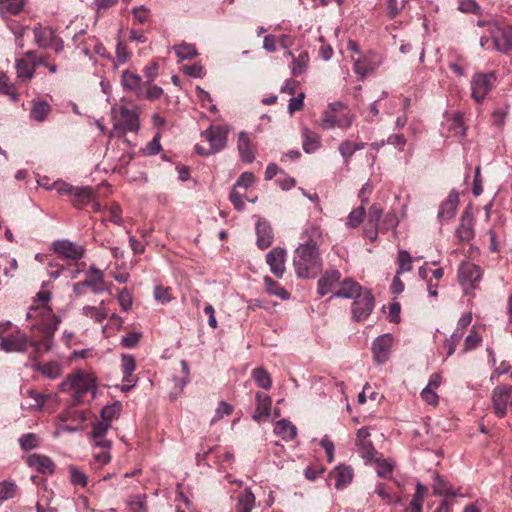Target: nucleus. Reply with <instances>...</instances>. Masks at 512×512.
Wrapping results in <instances>:
<instances>
[{"label":"nucleus","mask_w":512,"mask_h":512,"mask_svg":"<svg viewBox=\"0 0 512 512\" xmlns=\"http://www.w3.org/2000/svg\"><path fill=\"white\" fill-rule=\"evenodd\" d=\"M26 317L31 321V329L38 339L30 340L21 333L10 334L1 338L0 349L11 353L25 352L28 347H31L35 356L49 352L53 347L54 333L61 322L60 317L47 306L29 308Z\"/></svg>","instance_id":"obj_1"},{"label":"nucleus","mask_w":512,"mask_h":512,"mask_svg":"<svg viewBox=\"0 0 512 512\" xmlns=\"http://www.w3.org/2000/svg\"><path fill=\"white\" fill-rule=\"evenodd\" d=\"M302 242L295 249L293 266L299 278H314L322 269L319 246L323 242V231L314 223H308L301 233Z\"/></svg>","instance_id":"obj_2"},{"label":"nucleus","mask_w":512,"mask_h":512,"mask_svg":"<svg viewBox=\"0 0 512 512\" xmlns=\"http://www.w3.org/2000/svg\"><path fill=\"white\" fill-rule=\"evenodd\" d=\"M63 392L73 391V398L77 403H83L88 393L94 398L97 386L96 379L91 373L77 371L67 376L60 385Z\"/></svg>","instance_id":"obj_3"},{"label":"nucleus","mask_w":512,"mask_h":512,"mask_svg":"<svg viewBox=\"0 0 512 512\" xmlns=\"http://www.w3.org/2000/svg\"><path fill=\"white\" fill-rule=\"evenodd\" d=\"M47 190H56L59 195L72 196V204L76 208H82L92 200V188L73 186L65 181H55L52 187H46Z\"/></svg>","instance_id":"obj_4"},{"label":"nucleus","mask_w":512,"mask_h":512,"mask_svg":"<svg viewBox=\"0 0 512 512\" xmlns=\"http://www.w3.org/2000/svg\"><path fill=\"white\" fill-rule=\"evenodd\" d=\"M496 81V75L493 72L475 73L470 81L471 97L481 103L491 91Z\"/></svg>","instance_id":"obj_5"},{"label":"nucleus","mask_w":512,"mask_h":512,"mask_svg":"<svg viewBox=\"0 0 512 512\" xmlns=\"http://www.w3.org/2000/svg\"><path fill=\"white\" fill-rule=\"evenodd\" d=\"M229 130L227 125H210L201 136L208 141L212 152L218 153L227 145Z\"/></svg>","instance_id":"obj_6"},{"label":"nucleus","mask_w":512,"mask_h":512,"mask_svg":"<svg viewBox=\"0 0 512 512\" xmlns=\"http://www.w3.org/2000/svg\"><path fill=\"white\" fill-rule=\"evenodd\" d=\"M375 306V299L371 291L365 289L354 299L352 304L353 319L357 322L364 321L369 317Z\"/></svg>","instance_id":"obj_7"},{"label":"nucleus","mask_w":512,"mask_h":512,"mask_svg":"<svg viewBox=\"0 0 512 512\" xmlns=\"http://www.w3.org/2000/svg\"><path fill=\"white\" fill-rule=\"evenodd\" d=\"M52 249L60 257L71 261H78L85 255L84 246L68 239L54 241L52 243Z\"/></svg>","instance_id":"obj_8"},{"label":"nucleus","mask_w":512,"mask_h":512,"mask_svg":"<svg viewBox=\"0 0 512 512\" xmlns=\"http://www.w3.org/2000/svg\"><path fill=\"white\" fill-rule=\"evenodd\" d=\"M489 32L493 48L501 53L512 50V26L491 25Z\"/></svg>","instance_id":"obj_9"},{"label":"nucleus","mask_w":512,"mask_h":512,"mask_svg":"<svg viewBox=\"0 0 512 512\" xmlns=\"http://www.w3.org/2000/svg\"><path fill=\"white\" fill-rule=\"evenodd\" d=\"M383 63V57L374 51H369L361 58L354 61V72L360 78L366 77L368 74L377 70Z\"/></svg>","instance_id":"obj_10"},{"label":"nucleus","mask_w":512,"mask_h":512,"mask_svg":"<svg viewBox=\"0 0 512 512\" xmlns=\"http://www.w3.org/2000/svg\"><path fill=\"white\" fill-rule=\"evenodd\" d=\"M114 128L116 130H121L123 133L138 130L139 120L136 111L125 106H121L115 114Z\"/></svg>","instance_id":"obj_11"},{"label":"nucleus","mask_w":512,"mask_h":512,"mask_svg":"<svg viewBox=\"0 0 512 512\" xmlns=\"http://www.w3.org/2000/svg\"><path fill=\"white\" fill-rule=\"evenodd\" d=\"M393 343V337L390 333L378 336L372 343V353L375 362L384 364L388 361Z\"/></svg>","instance_id":"obj_12"},{"label":"nucleus","mask_w":512,"mask_h":512,"mask_svg":"<svg viewBox=\"0 0 512 512\" xmlns=\"http://www.w3.org/2000/svg\"><path fill=\"white\" fill-rule=\"evenodd\" d=\"M482 277L481 269L471 263V262H463L458 270V280L459 283L466 290L467 288H474L475 284L480 281Z\"/></svg>","instance_id":"obj_13"},{"label":"nucleus","mask_w":512,"mask_h":512,"mask_svg":"<svg viewBox=\"0 0 512 512\" xmlns=\"http://www.w3.org/2000/svg\"><path fill=\"white\" fill-rule=\"evenodd\" d=\"M512 393V386L499 385L492 391V403L495 413L502 418L507 413V405Z\"/></svg>","instance_id":"obj_14"},{"label":"nucleus","mask_w":512,"mask_h":512,"mask_svg":"<svg viewBox=\"0 0 512 512\" xmlns=\"http://www.w3.org/2000/svg\"><path fill=\"white\" fill-rule=\"evenodd\" d=\"M472 321V314L466 313L464 314L457 322V326L455 331L451 334V336L445 340L444 346L447 348V358L454 354L456 347L460 340L462 339L466 328L470 325Z\"/></svg>","instance_id":"obj_15"},{"label":"nucleus","mask_w":512,"mask_h":512,"mask_svg":"<svg viewBox=\"0 0 512 512\" xmlns=\"http://www.w3.org/2000/svg\"><path fill=\"white\" fill-rule=\"evenodd\" d=\"M286 251L281 247L273 248L266 254V263L271 273L281 279L286 271Z\"/></svg>","instance_id":"obj_16"},{"label":"nucleus","mask_w":512,"mask_h":512,"mask_svg":"<svg viewBox=\"0 0 512 512\" xmlns=\"http://www.w3.org/2000/svg\"><path fill=\"white\" fill-rule=\"evenodd\" d=\"M459 205V194L452 190L447 198L441 202L437 218L441 224H444L454 218Z\"/></svg>","instance_id":"obj_17"},{"label":"nucleus","mask_w":512,"mask_h":512,"mask_svg":"<svg viewBox=\"0 0 512 512\" xmlns=\"http://www.w3.org/2000/svg\"><path fill=\"white\" fill-rule=\"evenodd\" d=\"M83 283L94 294H101L106 290L104 273L95 265H91L86 271V278L83 280Z\"/></svg>","instance_id":"obj_18"},{"label":"nucleus","mask_w":512,"mask_h":512,"mask_svg":"<svg viewBox=\"0 0 512 512\" xmlns=\"http://www.w3.org/2000/svg\"><path fill=\"white\" fill-rule=\"evenodd\" d=\"M456 236L461 242H469L474 238V219L470 211L465 210L462 213Z\"/></svg>","instance_id":"obj_19"},{"label":"nucleus","mask_w":512,"mask_h":512,"mask_svg":"<svg viewBox=\"0 0 512 512\" xmlns=\"http://www.w3.org/2000/svg\"><path fill=\"white\" fill-rule=\"evenodd\" d=\"M142 83V78L138 74L129 70L122 72L121 85L123 89L126 91H132L139 99L144 97V89L142 87Z\"/></svg>","instance_id":"obj_20"},{"label":"nucleus","mask_w":512,"mask_h":512,"mask_svg":"<svg viewBox=\"0 0 512 512\" xmlns=\"http://www.w3.org/2000/svg\"><path fill=\"white\" fill-rule=\"evenodd\" d=\"M26 463L42 474H53L55 470L53 461L46 455L31 454L27 457Z\"/></svg>","instance_id":"obj_21"},{"label":"nucleus","mask_w":512,"mask_h":512,"mask_svg":"<svg viewBox=\"0 0 512 512\" xmlns=\"http://www.w3.org/2000/svg\"><path fill=\"white\" fill-rule=\"evenodd\" d=\"M257 246L264 250L273 242V231L270 223L265 219H258L256 222Z\"/></svg>","instance_id":"obj_22"},{"label":"nucleus","mask_w":512,"mask_h":512,"mask_svg":"<svg viewBox=\"0 0 512 512\" xmlns=\"http://www.w3.org/2000/svg\"><path fill=\"white\" fill-rule=\"evenodd\" d=\"M255 398L257 405L253 414V420L261 422L271 413L272 399L269 395L261 392H257Z\"/></svg>","instance_id":"obj_23"},{"label":"nucleus","mask_w":512,"mask_h":512,"mask_svg":"<svg viewBox=\"0 0 512 512\" xmlns=\"http://www.w3.org/2000/svg\"><path fill=\"white\" fill-rule=\"evenodd\" d=\"M365 288L351 279H345L340 289L333 293L331 298L356 299Z\"/></svg>","instance_id":"obj_24"},{"label":"nucleus","mask_w":512,"mask_h":512,"mask_svg":"<svg viewBox=\"0 0 512 512\" xmlns=\"http://www.w3.org/2000/svg\"><path fill=\"white\" fill-rule=\"evenodd\" d=\"M51 113L50 104L40 98L31 101L30 118L38 123L44 122Z\"/></svg>","instance_id":"obj_25"},{"label":"nucleus","mask_w":512,"mask_h":512,"mask_svg":"<svg viewBox=\"0 0 512 512\" xmlns=\"http://www.w3.org/2000/svg\"><path fill=\"white\" fill-rule=\"evenodd\" d=\"M341 274L338 270L327 271L319 280L317 293L323 297L331 292L332 288L340 281Z\"/></svg>","instance_id":"obj_26"},{"label":"nucleus","mask_w":512,"mask_h":512,"mask_svg":"<svg viewBox=\"0 0 512 512\" xmlns=\"http://www.w3.org/2000/svg\"><path fill=\"white\" fill-rule=\"evenodd\" d=\"M331 476L335 479V488L341 490L351 483L353 479V469L350 466L340 464L334 468Z\"/></svg>","instance_id":"obj_27"},{"label":"nucleus","mask_w":512,"mask_h":512,"mask_svg":"<svg viewBox=\"0 0 512 512\" xmlns=\"http://www.w3.org/2000/svg\"><path fill=\"white\" fill-rule=\"evenodd\" d=\"M286 55L292 59L291 74L294 77H298L307 71L310 62L307 51H301L297 56H294L291 51H287Z\"/></svg>","instance_id":"obj_28"},{"label":"nucleus","mask_w":512,"mask_h":512,"mask_svg":"<svg viewBox=\"0 0 512 512\" xmlns=\"http://www.w3.org/2000/svg\"><path fill=\"white\" fill-rule=\"evenodd\" d=\"M35 43L40 48L50 47L54 37L56 36L54 30L48 26L37 25L33 28Z\"/></svg>","instance_id":"obj_29"},{"label":"nucleus","mask_w":512,"mask_h":512,"mask_svg":"<svg viewBox=\"0 0 512 512\" xmlns=\"http://www.w3.org/2000/svg\"><path fill=\"white\" fill-rule=\"evenodd\" d=\"M237 148L243 162L252 163L254 161L255 155L252 150V143L246 132L239 133Z\"/></svg>","instance_id":"obj_30"},{"label":"nucleus","mask_w":512,"mask_h":512,"mask_svg":"<svg viewBox=\"0 0 512 512\" xmlns=\"http://www.w3.org/2000/svg\"><path fill=\"white\" fill-rule=\"evenodd\" d=\"M274 432L284 441H291L297 435V428L287 419H281L275 423Z\"/></svg>","instance_id":"obj_31"},{"label":"nucleus","mask_w":512,"mask_h":512,"mask_svg":"<svg viewBox=\"0 0 512 512\" xmlns=\"http://www.w3.org/2000/svg\"><path fill=\"white\" fill-rule=\"evenodd\" d=\"M255 495L250 488L239 494L235 507L236 512H251L255 508Z\"/></svg>","instance_id":"obj_32"},{"label":"nucleus","mask_w":512,"mask_h":512,"mask_svg":"<svg viewBox=\"0 0 512 512\" xmlns=\"http://www.w3.org/2000/svg\"><path fill=\"white\" fill-rule=\"evenodd\" d=\"M302 136H303V150L308 153H314L316 150L319 149L321 146V139L320 136L314 132H312L308 128H304L302 130Z\"/></svg>","instance_id":"obj_33"},{"label":"nucleus","mask_w":512,"mask_h":512,"mask_svg":"<svg viewBox=\"0 0 512 512\" xmlns=\"http://www.w3.org/2000/svg\"><path fill=\"white\" fill-rule=\"evenodd\" d=\"M121 369L123 374V382H131L132 378H137L136 376H134V371L136 369V361L133 355L122 354Z\"/></svg>","instance_id":"obj_34"},{"label":"nucleus","mask_w":512,"mask_h":512,"mask_svg":"<svg viewBox=\"0 0 512 512\" xmlns=\"http://www.w3.org/2000/svg\"><path fill=\"white\" fill-rule=\"evenodd\" d=\"M263 280L267 293L282 300H288L290 298V293L271 277L265 276Z\"/></svg>","instance_id":"obj_35"},{"label":"nucleus","mask_w":512,"mask_h":512,"mask_svg":"<svg viewBox=\"0 0 512 512\" xmlns=\"http://www.w3.org/2000/svg\"><path fill=\"white\" fill-rule=\"evenodd\" d=\"M173 50L180 61L193 59L198 55L195 45L190 43H181L173 46Z\"/></svg>","instance_id":"obj_36"},{"label":"nucleus","mask_w":512,"mask_h":512,"mask_svg":"<svg viewBox=\"0 0 512 512\" xmlns=\"http://www.w3.org/2000/svg\"><path fill=\"white\" fill-rule=\"evenodd\" d=\"M433 490L440 496H456L452 487L439 474L433 476Z\"/></svg>","instance_id":"obj_37"},{"label":"nucleus","mask_w":512,"mask_h":512,"mask_svg":"<svg viewBox=\"0 0 512 512\" xmlns=\"http://www.w3.org/2000/svg\"><path fill=\"white\" fill-rule=\"evenodd\" d=\"M252 378L256 385L262 389L268 390L271 388L272 380L269 373L262 367H257L252 371Z\"/></svg>","instance_id":"obj_38"},{"label":"nucleus","mask_w":512,"mask_h":512,"mask_svg":"<svg viewBox=\"0 0 512 512\" xmlns=\"http://www.w3.org/2000/svg\"><path fill=\"white\" fill-rule=\"evenodd\" d=\"M16 71L19 78L29 80L33 77L35 69L27 59H18L16 61Z\"/></svg>","instance_id":"obj_39"},{"label":"nucleus","mask_w":512,"mask_h":512,"mask_svg":"<svg viewBox=\"0 0 512 512\" xmlns=\"http://www.w3.org/2000/svg\"><path fill=\"white\" fill-rule=\"evenodd\" d=\"M121 409H122V405L118 401L113 404L104 406L101 409V413H100L101 420L111 424V422L119 416Z\"/></svg>","instance_id":"obj_40"},{"label":"nucleus","mask_w":512,"mask_h":512,"mask_svg":"<svg viewBox=\"0 0 512 512\" xmlns=\"http://www.w3.org/2000/svg\"><path fill=\"white\" fill-rule=\"evenodd\" d=\"M82 313L95 323H101L108 316L105 308H96L95 306L89 305L83 307Z\"/></svg>","instance_id":"obj_41"},{"label":"nucleus","mask_w":512,"mask_h":512,"mask_svg":"<svg viewBox=\"0 0 512 512\" xmlns=\"http://www.w3.org/2000/svg\"><path fill=\"white\" fill-rule=\"evenodd\" d=\"M0 7L4 13H8L10 15L19 14L23 7V0H0Z\"/></svg>","instance_id":"obj_42"},{"label":"nucleus","mask_w":512,"mask_h":512,"mask_svg":"<svg viewBox=\"0 0 512 512\" xmlns=\"http://www.w3.org/2000/svg\"><path fill=\"white\" fill-rule=\"evenodd\" d=\"M364 214L365 209L363 205L353 209L347 217L346 226L349 228L358 227L363 221Z\"/></svg>","instance_id":"obj_43"},{"label":"nucleus","mask_w":512,"mask_h":512,"mask_svg":"<svg viewBox=\"0 0 512 512\" xmlns=\"http://www.w3.org/2000/svg\"><path fill=\"white\" fill-rule=\"evenodd\" d=\"M111 460L110 449H100V451L93 452L92 466L95 469H99L104 465L108 464Z\"/></svg>","instance_id":"obj_44"},{"label":"nucleus","mask_w":512,"mask_h":512,"mask_svg":"<svg viewBox=\"0 0 512 512\" xmlns=\"http://www.w3.org/2000/svg\"><path fill=\"white\" fill-rule=\"evenodd\" d=\"M398 264L399 268L397 270V274H402L404 272L411 271L412 269V258L410 254L406 250H400L398 252Z\"/></svg>","instance_id":"obj_45"},{"label":"nucleus","mask_w":512,"mask_h":512,"mask_svg":"<svg viewBox=\"0 0 512 512\" xmlns=\"http://www.w3.org/2000/svg\"><path fill=\"white\" fill-rule=\"evenodd\" d=\"M398 223H399V220H398L396 213L388 212L384 216V218L381 220L378 227H379L380 232H387L390 229H392V230L396 229V227L398 226Z\"/></svg>","instance_id":"obj_46"},{"label":"nucleus","mask_w":512,"mask_h":512,"mask_svg":"<svg viewBox=\"0 0 512 512\" xmlns=\"http://www.w3.org/2000/svg\"><path fill=\"white\" fill-rule=\"evenodd\" d=\"M357 446H358V451H359L361 457L366 462H371V461L375 460V455L377 452H376L374 446L372 445L371 441H364L361 444H357Z\"/></svg>","instance_id":"obj_47"},{"label":"nucleus","mask_w":512,"mask_h":512,"mask_svg":"<svg viewBox=\"0 0 512 512\" xmlns=\"http://www.w3.org/2000/svg\"><path fill=\"white\" fill-rule=\"evenodd\" d=\"M17 492V486L13 482L4 481L0 483V502L12 499Z\"/></svg>","instance_id":"obj_48"},{"label":"nucleus","mask_w":512,"mask_h":512,"mask_svg":"<svg viewBox=\"0 0 512 512\" xmlns=\"http://www.w3.org/2000/svg\"><path fill=\"white\" fill-rule=\"evenodd\" d=\"M38 444H39L38 437L34 433L23 434L19 438V445H20L21 449L24 451H29V450L34 449L38 446Z\"/></svg>","instance_id":"obj_49"},{"label":"nucleus","mask_w":512,"mask_h":512,"mask_svg":"<svg viewBox=\"0 0 512 512\" xmlns=\"http://www.w3.org/2000/svg\"><path fill=\"white\" fill-rule=\"evenodd\" d=\"M70 481L74 486L85 487L87 485L86 474L75 466L69 468Z\"/></svg>","instance_id":"obj_50"},{"label":"nucleus","mask_w":512,"mask_h":512,"mask_svg":"<svg viewBox=\"0 0 512 512\" xmlns=\"http://www.w3.org/2000/svg\"><path fill=\"white\" fill-rule=\"evenodd\" d=\"M382 214L383 210L378 204L371 205L368 210L367 225L374 226V228L378 227L381 222Z\"/></svg>","instance_id":"obj_51"},{"label":"nucleus","mask_w":512,"mask_h":512,"mask_svg":"<svg viewBox=\"0 0 512 512\" xmlns=\"http://www.w3.org/2000/svg\"><path fill=\"white\" fill-rule=\"evenodd\" d=\"M481 341H482L481 335L478 332L472 330L466 336V338L464 340L463 353H466L468 351L475 349L477 346L480 345Z\"/></svg>","instance_id":"obj_52"},{"label":"nucleus","mask_w":512,"mask_h":512,"mask_svg":"<svg viewBox=\"0 0 512 512\" xmlns=\"http://www.w3.org/2000/svg\"><path fill=\"white\" fill-rule=\"evenodd\" d=\"M458 10L463 13H470L479 15L481 8L475 0H460L458 4Z\"/></svg>","instance_id":"obj_53"},{"label":"nucleus","mask_w":512,"mask_h":512,"mask_svg":"<svg viewBox=\"0 0 512 512\" xmlns=\"http://www.w3.org/2000/svg\"><path fill=\"white\" fill-rule=\"evenodd\" d=\"M129 52L127 47L123 45L121 42H118L116 46V56L114 59V67L118 68L119 66L125 64L129 59Z\"/></svg>","instance_id":"obj_54"},{"label":"nucleus","mask_w":512,"mask_h":512,"mask_svg":"<svg viewBox=\"0 0 512 512\" xmlns=\"http://www.w3.org/2000/svg\"><path fill=\"white\" fill-rule=\"evenodd\" d=\"M338 150L345 164H348L350 162L351 157L355 153V150L353 148V142L349 140L341 142L338 147Z\"/></svg>","instance_id":"obj_55"},{"label":"nucleus","mask_w":512,"mask_h":512,"mask_svg":"<svg viewBox=\"0 0 512 512\" xmlns=\"http://www.w3.org/2000/svg\"><path fill=\"white\" fill-rule=\"evenodd\" d=\"M131 13L138 24L146 23L150 16V10L146 6L133 7Z\"/></svg>","instance_id":"obj_56"},{"label":"nucleus","mask_w":512,"mask_h":512,"mask_svg":"<svg viewBox=\"0 0 512 512\" xmlns=\"http://www.w3.org/2000/svg\"><path fill=\"white\" fill-rule=\"evenodd\" d=\"M336 120H338L337 113H334L331 110H325L322 113L321 126L326 130L333 129L336 127Z\"/></svg>","instance_id":"obj_57"},{"label":"nucleus","mask_w":512,"mask_h":512,"mask_svg":"<svg viewBox=\"0 0 512 512\" xmlns=\"http://www.w3.org/2000/svg\"><path fill=\"white\" fill-rule=\"evenodd\" d=\"M377 463V475L381 478H388L393 471V465L388 460H374Z\"/></svg>","instance_id":"obj_58"},{"label":"nucleus","mask_w":512,"mask_h":512,"mask_svg":"<svg viewBox=\"0 0 512 512\" xmlns=\"http://www.w3.org/2000/svg\"><path fill=\"white\" fill-rule=\"evenodd\" d=\"M141 338L140 332H129L121 338V345L125 348H134L137 346L139 340Z\"/></svg>","instance_id":"obj_59"},{"label":"nucleus","mask_w":512,"mask_h":512,"mask_svg":"<svg viewBox=\"0 0 512 512\" xmlns=\"http://www.w3.org/2000/svg\"><path fill=\"white\" fill-rule=\"evenodd\" d=\"M386 143H387V145L394 146L399 151H403V149L407 143V139L405 138V136L403 134L395 133V134H391L388 136V138L386 139Z\"/></svg>","instance_id":"obj_60"},{"label":"nucleus","mask_w":512,"mask_h":512,"mask_svg":"<svg viewBox=\"0 0 512 512\" xmlns=\"http://www.w3.org/2000/svg\"><path fill=\"white\" fill-rule=\"evenodd\" d=\"M233 407L225 401H220L216 410L212 422L222 419L224 416H228L232 413Z\"/></svg>","instance_id":"obj_61"},{"label":"nucleus","mask_w":512,"mask_h":512,"mask_svg":"<svg viewBox=\"0 0 512 512\" xmlns=\"http://www.w3.org/2000/svg\"><path fill=\"white\" fill-rule=\"evenodd\" d=\"M154 297L157 301L165 304L171 301V290L168 287L156 286L154 289Z\"/></svg>","instance_id":"obj_62"},{"label":"nucleus","mask_w":512,"mask_h":512,"mask_svg":"<svg viewBox=\"0 0 512 512\" xmlns=\"http://www.w3.org/2000/svg\"><path fill=\"white\" fill-rule=\"evenodd\" d=\"M255 180L256 178L252 172H243L234 184V188H249L255 182Z\"/></svg>","instance_id":"obj_63"},{"label":"nucleus","mask_w":512,"mask_h":512,"mask_svg":"<svg viewBox=\"0 0 512 512\" xmlns=\"http://www.w3.org/2000/svg\"><path fill=\"white\" fill-rule=\"evenodd\" d=\"M110 428H111V424H109L108 422H104L102 420L97 421V422L93 423V425H92L90 436H98L99 437V436L107 435Z\"/></svg>","instance_id":"obj_64"}]
</instances>
